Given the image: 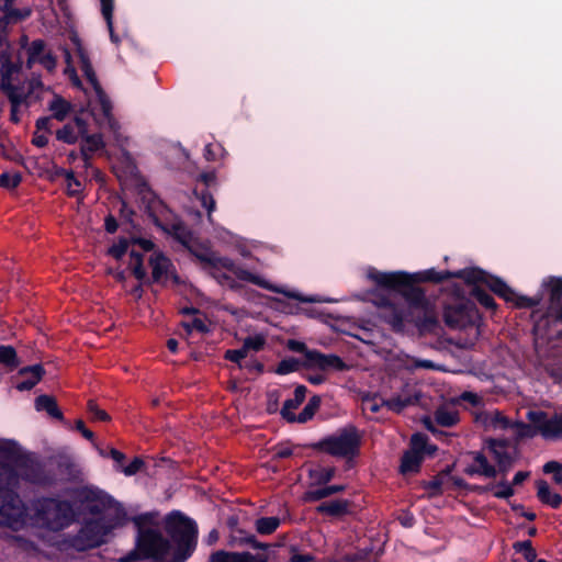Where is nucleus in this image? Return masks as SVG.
Returning <instances> with one entry per match:
<instances>
[{"mask_svg": "<svg viewBox=\"0 0 562 562\" xmlns=\"http://www.w3.org/2000/svg\"><path fill=\"white\" fill-rule=\"evenodd\" d=\"M428 436L424 432H415L411 437L408 451L415 452L425 457V450L427 449Z\"/></svg>", "mask_w": 562, "mask_h": 562, "instance_id": "obj_46", "label": "nucleus"}, {"mask_svg": "<svg viewBox=\"0 0 562 562\" xmlns=\"http://www.w3.org/2000/svg\"><path fill=\"white\" fill-rule=\"evenodd\" d=\"M281 519L277 516L260 517L256 520V531L260 535L268 536L273 533L280 526Z\"/></svg>", "mask_w": 562, "mask_h": 562, "instance_id": "obj_41", "label": "nucleus"}, {"mask_svg": "<svg viewBox=\"0 0 562 562\" xmlns=\"http://www.w3.org/2000/svg\"><path fill=\"white\" fill-rule=\"evenodd\" d=\"M336 469L334 467L319 468L310 471V477L313 479L318 485L327 484L335 476Z\"/></svg>", "mask_w": 562, "mask_h": 562, "instance_id": "obj_45", "label": "nucleus"}, {"mask_svg": "<svg viewBox=\"0 0 562 562\" xmlns=\"http://www.w3.org/2000/svg\"><path fill=\"white\" fill-rule=\"evenodd\" d=\"M148 263L151 268V284L158 283L162 286H166L169 279L176 285L181 283L180 277L176 272L173 263L162 252H156L150 256Z\"/></svg>", "mask_w": 562, "mask_h": 562, "instance_id": "obj_14", "label": "nucleus"}, {"mask_svg": "<svg viewBox=\"0 0 562 562\" xmlns=\"http://www.w3.org/2000/svg\"><path fill=\"white\" fill-rule=\"evenodd\" d=\"M149 521L147 514L138 515L133 518V522L137 528L135 539V548L124 559L123 562L135 560H154L162 561L170 551V541L160 530L146 527Z\"/></svg>", "mask_w": 562, "mask_h": 562, "instance_id": "obj_6", "label": "nucleus"}, {"mask_svg": "<svg viewBox=\"0 0 562 562\" xmlns=\"http://www.w3.org/2000/svg\"><path fill=\"white\" fill-rule=\"evenodd\" d=\"M43 89L44 83L41 75H33L32 78L27 80V90L2 92L9 99L11 104L10 121L12 123L16 124L20 122L19 108L22 104L31 106L33 103L41 100V92Z\"/></svg>", "mask_w": 562, "mask_h": 562, "instance_id": "obj_13", "label": "nucleus"}, {"mask_svg": "<svg viewBox=\"0 0 562 562\" xmlns=\"http://www.w3.org/2000/svg\"><path fill=\"white\" fill-rule=\"evenodd\" d=\"M532 322V335L536 342L538 340L547 344L562 341V329L557 328L561 324H555L552 317H538Z\"/></svg>", "mask_w": 562, "mask_h": 562, "instance_id": "obj_17", "label": "nucleus"}, {"mask_svg": "<svg viewBox=\"0 0 562 562\" xmlns=\"http://www.w3.org/2000/svg\"><path fill=\"white\" fill-rule=\"evenodd\" d=\"M81 146H80V155L87 165L89 160L91 159V156L103 149L105 147V143L103 139L102 134L95 133V134H88L83 138H81Z\"/></svg>", "mask_w": 562, "mask_h": 562, "instance_id": "obj_27", "label": "nucleus"}, {"mask_svg": "<svg viewBox=\"0 0 562 562\" xmlns=\"http://www.w3.org/2000/svg\"><path fill=\"white\" fill-rule=\"evenodd\" d=\"M369 278L383 290L398 294L406 306L395 303L390 295H380L375 304L381 308V318L389 324L393 331L403 333L405 322L412 323L422 334L435 333L439 326L435 304L427 297L419 283H441L450 279H462L467 284L481 283L491 292L512 303L517 308H533L542 302L543 295L526 296L518 294L503 279L485 270L472 267L457 271H437L435 268L409 273L406 271L381 272L373 271Z\"/></svg>", "mask_w": 562, "mask_h": 562, "instance_id": "obj_2", "label": "nucleus"}, {"mask_svg": "<svg viewBox=\"0 0 562 562\" xmlns=\"http://www.w3.org/2000/svg\"><path fill=\"white\" fill-rule=\"evenodd\" d=\"M450 481L452 482L454 487H457L459 490L477 492L480 494L487 492V490L490 488L488 486L471 485L464 479H462L460 476H451Z\"/></svg>", "mask_w": 562, "mask_h": 562, "instance_id": "obj_57", "label": "nucleus"}, {"mask_svg": "<svg viewBox=\"0 0 562 562\" xmlns=\"http://www.w3.org/2000/svg\"><path fill=\"white\" fill-rule=\"evenodd\" d=\"M48 110L52 112V117L63 122L72 110V104L65 100L63 97L55 94L48 104Z\"/></svg>", "mask_w": 562, "mask_h": 562, "instance_id": "obj_35", "label": "nucleus"}, {"mask_svg": "<svg viewBox=\"0 0 562 562\" xmlns=\"http://www.w3.org/2000/svg\"><path fill=\"white\" fill-rule=\"evenodd\" d=\"M181 325L188 335H190L193 330H196L201 334H206L210 331L209 326L200 317H194L191 321L182 322Z\"/></svg>", "mask_w": 562, "mask_h": 562, "instance_id": "obj_54", "label": "nucleus"}, {"mask_svg": "<svg viewBox=\"0 0 562 562\" xmlns=\"http://www.w3.org/2000/svg\"><path fill=\"white\" fill-rule=\"evenodd\" d=\"M131 245V239L126 237H120L117 243L113 244L108 249V255L113 257L116 260H121L124 255L127 252V249Z\"/></svg>", "mask_w": 562, "mask_h": 562, "instance_id": "obj_49", "label": "nucleus"}, {"mask_svg": "<svg viewBox=\"0 0 562 562\" xmlns=\"http://www.w3.org/2000/svg\"><path fill=\"white\" fill-rule=\"evenodd\" d=\"M131 270L133 276L140 282H143L145 285H150L151 280L150 277L147 276L146 269L144 267L143 262H133L131 266Z\"/></svg>", "mask_w": 562, "mask_h": 562, "instance_id": "obj_58", "label": "nucleus"}, {"mask_svg": "<svg viewBox=\"0 0 562 562\" xmlns=\"http://www.w3.org/2000/svg\"><path fill=\"white\" fill-rule=\"evenodd\" d=\"M165 531L176 544L172 561L184 562L195 551L198 525L195 520L179 510H173L165 519Z\"/></svg>", "mask_w": 562, "mask_h": 562, "instance_id": "obj_8", "label": "nucleus"}, {"mask_svg": "<svg viewBox=\"0 0 562 562\" xmlns=\"http://www.w3.org/2000/svg\"><path fill=\"white\" fill-rule=\"evenodd\" d=\"M187 250L199 261L203 270L224 268L232 272L238 280L252 283L273 292H281L262 277L236 265L229 257L220 256L209 245L201 243L198 238L187 248Z\"/></svg>", "mask_w": 562, "mask_h": 562, "instance_id": "obj_5", "label": "nucleus"}, {"mask_svg": "<svg viewBox=\"0 0 562 562\" xmlns=\"http://www.w3.org/2000/svg\"><path fill=\"white\" fill-rule=\"evenodd\" d=\"M0 363L10 368H16L19 366L18 355L12 346H0Z\"/></svg>", "mask_w": 562, "mask_h": 562, "instance_id": "obj_47", "label": "nucleus"}, {"mask_svg": "<svg viewBox=\"0 0 562 562\" xmlns=\"http://www.w3.org/2000/svg\"><path fill=\"white\" fill-rule=\"evenodd\" d=\"M35 409L37 412H46L49 417L57 420L64 419V414L58 407L57 401L54 396L42 394L35 398Z\"/></svg>", "mask_w": 562, "mask_h": 562, "instance_id": "obj_29", "label": "nucleus"}, {"mask_svg": "<svg viewBox=\"0 0 562 562\" xmlns=\"http://www.w3.org/2000/svg\"><path fill=\"white\" fill-rule=\"evenodd\" d=\"M286 347L289 348V350H291L293 352L304 353L305 367H307V353L312 352L313 350L308 349L307 346L305 345V342L296 340V339H289Z\"/></svg>", "mask_w": 562, "mask_h": 562, "instance_id": "obj_60", "label": "nucleus"}, {"mask_svg": "<svg viewBox=\"0 0 562 562\" xmlns=\"http://www.w3.org/2000/svg\"><path fill=\"white\" fill-rule=\"evenodd\" d=\"M526 418L529 424L516 420L512 429L515 430V443L524 439L535 438L537 435L546 440H558L562 438V413H554L549 417L544 411H528Z\"/></svg>", "mask_w": 562, "mask_h": 562, "instance_id": "obj_10", "label": "nucleus"}, {"mask_svg": "<svg viewBox=\"0 0 562 562\" xmlns=\"http://www.w3.org/2000/svg\"><path fill=\"white\" fill-rule=\"evenodd\" d=\"M315 557L311 553H300L299 549L295 546L290 547V558L289 562H314Z\"/></svg>", "mask_w": 562, "mask_h": 562, "instance_id": "obj_61", "label": "nucleus"}, {"mask_svg": "<svg viewBox=\"0 0 562 562\" xmlns=\"http://www.w3.org/2000/svg\"><path fill=\"white\" fill-rule=\"evenodd\" d=\"M75 499L85 505L86 510L92 515H101L105 509L114 508V516L106 518L85 519L80 529L74 535H67L63 540L66 550L85 552L99 548L106 542V537L116 527L126 521V512L111 495L95 486H82L74 492Z\"/></svg>", "mask_w": 562, "mask_h": 562, "instance_id": "obj_3", "label": "nucleus"}, {"mask_svg": "<svg viewBox=\"0 0 562 562\" xmlns=\"http://www.w3.org/2000/svg\"><path fill=\"white\" fill-rule=\"evenodd\" d=\"M434 417L436 423L441 427H453L460 420L457 411L448 409L443 406L436 409Z\"/></svg>", "mask_w": 562, "mask_h": 562, "instance_id": "obj_39", "label": "nucleus"}, {"mask_svg": "<svg viewBox=\"0 0 562 562\" xmlns=\"http://www.w3.org/2000/svg\"><path fill=\"white\" fill-rule=\"evenodd\" d=\"M307 368H318L321 370L334 369L345 371L348 369L346 362L337 355H325L318 350L307 353Z\"/></svg>", "mask_w": 562, "mask_h": 562, "instance_id": "obj_20", "label": "nucleus"}, {"mask_svg": "<svg viewBox=\"0 0 562 562\" xmlns=\"http://www.w3.org/2000/svg\"><path fill=\"white\" fill-rule=\"evenodd\" d=\"M487 486L490 487L487 491H493V496L499 499H508L515 494L513 484L506 480H502L497 484H488Z\"/></svg>", "mask_w": 562, "mask_h": 562, "instance_id": "obj_42", "label": "nucleus"}, {"mask_svg": "<svg viewBox=\"0 0 562 562\" xmlns=\"http://www.w3.org/2000/svg\"><path fill=\"white\" fill-rule=\"evenodd\" d=\"M361 434L353 424H348L336 432L325 436L316 442L305 445L317 452H323L335 458H341L349 464L360 454Z\"/></svg>", "mask_w": 562, "mask_h": 562, "instance_id": "obj_9", "label": "nucleus"}, {"mask_svg": "<svg viewBox=\"0 0 562 562\" xmlns=\"http://www.w3.org/2000/svg\"><path fill=\"white\" fill-rule=\"evenodd\" d=\"M153 223L164 233L171 236L176 241L181 244L186 249L196 239L193 232L180 220L170 224L164 223L155 214H150Z\"/></svg>", "mask_w": 562, "mask_h": 562, "instance_id": "obj_16", "label": "nucleus"}, {"mask_svg": "<svg viewBox=\"0 0 562 562\" xmlns=\"http://www.w3.org/2000/svg\"><path fill=\"white\" fill-rule=\"evenodd\" d=\"M321 403H322L321 396L313 395L308 400L307 404L304 406L302 412H300L299 414L290 415V418H288V423H300V424L307 423L308 420H311L314 417V415L321 407Z\"/></svg>", "mask_w": 562, "mask_h": 562, "instance_id": "obj_31", "label": "nucleus"}, {"mask_svg": "<svg viewBox=\"0 0 562 562\" xmlns=\"http://www.w3.org/2000/svg\"><path fill=\"white\" fill-rule=\"evenodd\" d=\"M266 346V337L262 334H256L254 336H248L244 339L243 348L248 353L249 350H254L256 352L261 351Z\"/></svg>", "mask_w": 562, "mask_h": 562, "instance_id": "obj_50", "label": "nucleus"}, {"mask_svg": "<svg viewBox=\"0 0 562 562\" xmlns=\"http://www.w3.org/2000/svg\"><path fill=\"white\" fill-rule=\"evenodd\" d=\"M71 43L75 45L79 61H80V68L88 80V82L92 86L93 90L101 87L95 71L92 67L91 60L89 58L88 53L86 52L85 47L82 46L81 40L78 36L76 32H72L69 36Z\"/></svg>", "mask_w": 562, "mask_h": 562, "instance_id": "obj_22", "label": "nucleus"}, {"mask_svg": "<svg viewBox=\"0 0 562 562\" xmlns=\"http://www.w3.org/2000/svg\"><path fill=\"white\" fill-rule=\"evenodd\" d=\"M472 289L470 291V296L479 302L483 307L490 311H495L497 304L494 297L481 286V283L471 284Z\"/></svg>", "mask_w": 562, "mask_h": 562, "instance_id": "obj_38", "label": "nucleus"}, {"mask_svg": "<svg viewBox=\"0 0 562 562\" xmlns=\"http://www.w3.org/2000/svg\"><path fill=\"white\" fill-rule=\"evenodd\" d=\"M299 367L300 361L296 358H285L278 363L274 372L279 375H285L297 371Z\"/></svg>", "mask_w": 562, "mask_h": 562, "instance_id": "obj_52", "label": "nucleus"}, {"mask_svg": "<svg viewBox=\"0 0 562 562\" xmlns=\"http://www.w3.org/2000/svg\"><path fill=\"white\" fill-rule=\"evenodd\" d=\"M79 137V134L76 132V128L71 123L65 124L56 132V138L68 145L76 144Z\"/></svg>", "mask_w": 562, "mask_h": 562, "instance_id": "obj_44", "label": "nucleus"}, {"mask_svg": "<svg viewBox=\"0 0 562 562\" xmlns=\"http://www.w3.org/2000/svg\"><path fill=\"white\" fill-rule=\"evenodd\" d=\"M467 454L471 456L474 462L463 469L464 474L469 476L481 475L488 479L496 477L497 469L488 462L482 451H469Z\"/></svg>", "mask_w": 562, "mask_h": 562, "instance_id": "obj_21", "label": "nucleus"}, {"mask_svg": "<svg viewBox=\"0 0 562 562\" xmlns=\"http://www.w3.org/2000/svg\"><path fill=\"white\" fill-rule=\"evenodd\" d=\"M22 181L20 172L9 173L2 172L0 175V187L9 190L15 189Z\"/></svg>", "mask_w": 562, "mask_h": 562, "instance_id": "obj_56", "label": "nucleus"}, {"mask_svg": "<svg viewBox=\"0 0 562 562\" xmlns=\"http://www.w3.org/2000/svg\"><path fill=\"white\" fill-rule=\"evenodd\" d=\"M369 278L383 290L398 294L406 306L395 303L390 295H380L375 304L381 308V318L389 324L393 331L403 333L405 322L412 323L422 334L435 333L439 326L435 304L427 297L419 283H441L450 279H462L467 284L481 283L491 292L512 303L517 308H533L542 302L543 295L526 296L518 294L503 279L485 270L472 267L457 271H437L435 268L409 273L406 271L381 272L373 271Z\"/></svg>", "mask_w": 562, "mask_h": 562, "instance_id": "obj_1", "label": "nucleus"}, {"mask_svg": "<svg viewBox=\"0 0 562 562\" xmlns=\"http://www.w3.org/2000/svg\"><path fill=\"white\" fill-rule=\"evenodd\" d=\"M45 374V369L41 363L23 367L19 370V375L22 378L18 382L16 389L19 391L32 390Z\"/></svg>", "mask_w": 562, "mask_h": 562, "instance_id": "obj_26", "label": "nucleus"}, {"mask_svg": "<svg viewBox=\"0 0 562 562\" xmlns=\"http://www.w3.org/2000/svg\"><path fill=\"white\" fill-rule=\"evenodd\" d=\"M229 544L233 547L248 546L255 550H267L269 548V544L258 541L255 535L248 533L243 529H237L235 531Z\"/></svg>", "mask_w": 562, "mask_h": 562, "instance_id": "obj_30", "label": "nucleus"}, {"mask_svg": "<svg viewBox=\"0 0 562 562\" xmlns=\"http://www.w3.org/2000/svg\"><path fill=\"white\" fill-rule=\"evenodd\" d=\"M247 357V352L241 347L240 349H228L224 353V359L237 363L241 367L240 361Z\"/></svg>", "mask_w": 562, "mask_h": 562, "instance_id": "obj_63", "label": "nucleus"}, {"mask_svg": "<svg viewBox=\"0 0 562 562\" xmlns=\"http://www.w3.org/2000/svg\"><path fill=\"white\" fill-rule=\"evenodd\" d=\"M98 102L100 104L101 117H95V121L100 126H106L113 134H117L120 131V123L112 113V102L108 94L104 92L102 87L94 90Z\"/></svg>", "mask_w": 562, "mask_h": 562, "instance_id": "obj_19", "label": "nucleus"}, {"mask_svg": "<svg viewBox=\"0 0 562 562\" xmlns=\"http://www.w3.org/2000/svg\"><path fill=\"white\" fill-rule=\"evenodd\" d=\"M541 288L548 293L549 305L544 312L533 310L531 312V319L536 321L538 317H552L555 324H562V277H547L543 279Z\"/></svg>", "mask_w": 562, "mask_h": 562, "instance_id": "obj_12", "label": "nucleus"}, {"mask_svg": "<svg viewBox=\"0 0 562 562\" xmlns=\"http://www.w3.org/2000/svg\"><path fill=\"white\" fill-rule=\"evenodd\" d=\"M420 395L419 394H413V395H396L391 398H387L385 404V407L396 414L402 413L406 407L416 405L419 403Z\"/></svg>", "mask_w": 562, "mask_h": 562, "instance_id": "obj_32", "label": "nucleus"}, {"mask_svg": "<svg viewBox=\"0 0 562 562\" xmlns=\"http://www.w3.org/2000/svg\"><path fill=\"white\" fill-rule=\"evenodd\" d=\"M0 11L3 12V16L9 24L18 23L31 15L30 9H16L13 5H9V9H0Z\"/></svg>", "mask_w": 562, "mask_h": 562, "instance_id": "obj_43", "label": "nucleus"}, {"mask_svg": "<svg viewBox=\"0 0 562 562\" xmlns=\"http://www.w3.org/2000/svg\"><path fill=\"white\" fill-rule=\"evenodd\" d=\"M384 402H386V400L378 397L376 395L363 400V404L366 405L367 409L372 413H379L380 409L385 406V404H383Z\"/></svg>", "mask_w": 562, "mask_h": 562, "instance_id": "obj_64", "label": "nucleus"}, {"mask_svg": "<svg viewBox=\"0 0 562 562\" xmlns=\"http://www.w3.org/2000/svg\"><path fill=\"white\" fill-rule=\"evenodd\" d=\"M56 474L60 481L77 482L81 480L82 472L71 457L61 454L55 459Z\"/></svg>", "mask_w": 562, "mask_h": 562, "instance_id": "obj_25", "label": "nucleus"}, {"mask_svg": "<svg viewBox=\"0 0 562 562\" xmlns=\"http://www.w3.org/2000/svg\"><path fill=\"white\" fill-rule=\"evenodd\" d=\"M198 180L204 184V188L201 190L194 189V194L200 201L201 206L206 210L209 222L212 223V212L215 210L216 203L209 188L216 184V173L215 171L202 172L199 175Z\"/></svg>", "mask_w": 562, "mask_h": 562, "instance_id": "obj_18", "label": "nucleus"}, {"mask_svg": "<svg viewBox=\"0 0 562 562\" xmlns=\"http://www.w3.org/2000/svg\"><path fill=\"white\" fill-rule=\"evenodd\" d=\"M0 453L8 456L10 450L0 445ZM18 483L16 472L5 464L0 465V525L13 527L24 521L26 507L15 492Z\"/></svg>", "mask_w": 562, "mask_h": 562, "instance_id": "obj_4", "label": "nucleus"}, {"mask_svg": "<svg viewBox=\"0 0 562 562\" xmlns=\"http://www.w3.org/2000/svg\"><path fill=\"white\" fill-rule=\"evenodd\" d=\"M479 319V312L473 301L465 297H457L450 303H447L443 308L445 324L451 329H467L470 328L474 331L473 337L462 340L461 338L453 344L461 349H470L475 345L479 337V328L476 322Z\"/></svg>", "mask_w": 562, "mask_h": 562, "instance_id": "obj_11", "label": "nucleus"}, {"mask_svg": "<svg viewBox=\"0 0 562 562\" xmlns=\"http://www.w3.org/2000/svg\"><path fill=\"white\" fill-rule=\"evenodd\" d=\"M59 175H64L67 180L68 195L77 196L80 193L81 182L75 177L72 170L60 169Z\"/></svg>", "mask_w": 562, "mask_h": 562, "instance_id": "obj_51", "label": "nucleus"}, {"mask_svg": "<svg viewBox=\"0 0 562 562\" xmlns=\"http://www.w3.org/2000/svg\"><path fill=\"white\" fill-rule=\"evenodd\" d=\"M486 443L491 452L505 451L510 446V441L506 438H488Z\"/></svg>", "mask_w": 562, "mask_h": 562, "instance_id": "obj_62", "label": "nucleus"}, {"mask_svg": "<svg viewBox=\"0 0 562 562\" xmlns=\"http://www.w3.org/2000/svg\"><path fill=\"white\" fill-rule=\"evenodd\" d=\"M424 458L425 457L415 452H411L408 450L404 451L401 458L400 473L403 475L418 473L420 471Z\"/></svg>", "mask_w": 562, "mask_h": 562, "instance_id": "obj_33", "label": "nucleus"}, {"mask_svg": "<svg viewBox=\"0 0 562 562\" xmlns=\"http://www.w3.org/2000/svg\"><path fill=\"white\" fill-rule=\"evenodd\" d=\"M345 491V485H329L315 490H310L305 494V499L310 502H317L330 495Z\"/></svg>", "mask_w": 562, "mask_h": 562, "instance_id": "obj_40", "label": "nucleus"}, {"mask_svg": "<svg viewBox=\"0 0 562 562\" xmlns=\"http://www.w3.org/2000/svg\"><path fill=\"white\" fill-rule=\"evenodd\" d=\"M513 548L516 552L521 553L527 562L536 561L537 552L530 540L517 541L513 544Z\"/></svg>", "mask_w": 562, "mask_h": 562, "instance_id": "obj_48", "label": "nucleus"}, {"mask_svg": "<svg viewBox=\"0 0 562 562\" xmlns=\"http://www.w3.org/2000/svg\"><path fill=\"white\" fill-rule=\"evenodd\" d=\"M34 524L50 531H60L72 525L78 513L72 503L56 497H41L31 507Z\"/></svg>", "mask_w": 562, "mask_h": 562, "instance_id": "obj_7", "label": "nucleus"}, {"mask_svg": "<svg viewBox=\"0 0 562 562\" xmlns=\"http://www.w3.org/2000/svg\"><path fill=\"white\" fill-rule=\"evenodd\" d=\"M537 486V497L538 499L544 504L550 506L551 508L558 509L562 504V495L559 493H554L551 491L550 485L544 480H538L536 482Z\"/></svg>", "mask_w": 562, "mask_h": 562, "instance_id": "obj_28", "label": "nucleus"}, {"mask_svg": "<svg viewBox=\"0 0 562 562\" xmlns=\"http://www.w3.org/2000/svg\"><path fill=\"white\" fill-rule=\"evenodd\" d=\"M26 68L32 69L34 64H40L48 72H53L57 67V57L50 52L46 50V42L37 38L31 42L27 49Z\"/></svg>", "mask_w": 562, "mask_h": 562, "instance_id": "obj_15", "label": "nucleus"}, {"mask_svg": "<svg viewBox=\"0 0 562 562\" xmlns=\"http://www.w3.org/2000/svg\"><path fill=\"white\" fill-rule=\"evenodd\" d=\"M349 502L346 499H335L324 502L317 507V512L333 517H340L348 513Z\"/></svg>", "mask_w": 562, "mask_h": 562, "instance_id": "obj_37", "label": "nucleus"}, {"mask_svg": "<svg viewBox=\"0 0 562 562\" xmlns=\"http://www.w3.org/2000/svg\"><path fill=\"white\" fill-rule=\"evenodd\" d=\"M307 392V387L303 384H300L294 390V397L284 401L283 406L281 408V416L284 420L288 422L291 414H294L292 411L296 409L305 400Z\"/></svg>", "mask_w": 562, "mask_h": 562, "instance_id": "obj_34", "label": "nucleus"}, {"mask_svg": "<svg viewBox=\"0 0 562 562\" xmlns=\"http://www.w3.org/2000/svg\"><path fill=\"white\" fill-rule=\"evenodd\" d=\"M145 465V462L142 458L135 457L126 467H121V472H123L126 476H133L138 473Z\"/></svg>", "mask_w": 562, "mask_h": 562, "instance_id": "obj_59", "label": "nucleus"}, {"mask_svg": "<svg viewBox=\"0 0 562 562\" xmlns=\"http://www.w3.org/2000/svg\"><path fill=\"white\" fill-rule=\"evenodd\" d=\"M225 154L226 150L220 143H210L205 145L203 156L207 161H216Z\"/></svg>", "mask_w": 562, "mask_h": 562, "instance_id": "obj_53", "label": "nucleus"}, {"mask_svg": "<svg viewBox=\"0 0 562 562\" xmlns=\"http://www.w3.org/2000/svg\"><path fill=\"white\" fill-rule=\"evenodd\" d=\"M22 69L21 63H13L12 60L0 66V91L11 92L27 90V81L13 82V75L19 74Z\"/></svg>", "mask_w": 562, "mask_h": 562, "instance_id": "obj_23", "label": "nucleus"}, {"mask_svg": "<svg viewBox=\"0 0 562 562\" xmlns=\"http://www.w3.org/2000/svg\"><path fill=\"white\" fill-rule=\"evenodd\" d=\"M87 411L92 420L109 422L111 419L110 415L104 409H101L94 400L88 401Z\"/></svg>", "mask_w": 562, "mask_h": 562, "instance_id": "obj_55", "label": "nucleus"}, {"mask_svg": "<svg viewBox=\"0 0 562 562\" xmlns=\"http://www.w3.org/2000/svg\"><path fill=\"white\" fill-rule=\"evenodd\" d=\"M482 423L485 427L506 430L512 429L514 422L506 417L502 412L495 411L493 413H485L482 416Z\"/></svg>", "mask_w": 562, "mask_h": 562, "instance_id": "obj_36", "label": "nucleus"}, {"mask_svg": "<svg viewBox=\"0 0 562 562\" xmlns=\"http://www.w3.org/2000/svg\"><path fill=\"white\" fill-rule=\"evenodd\" d=\"M207 562H268V558L265 554H252L248 551L217 550L210 554Z\"/></svg>", "mask_w": 562, "mask_h": 562, "instance_id": "obj_24", "label": "nucleus"}]
</instances>
